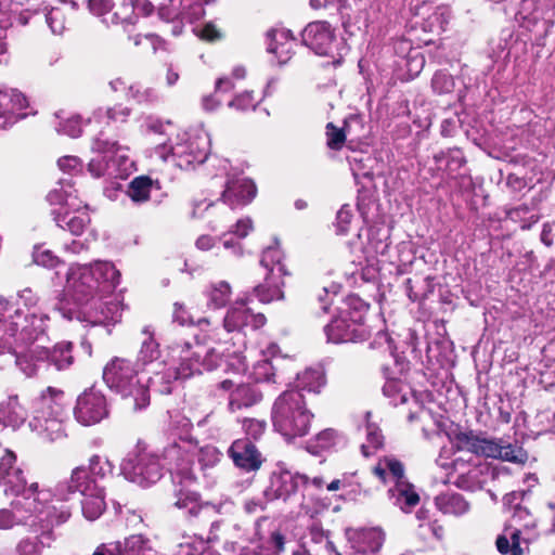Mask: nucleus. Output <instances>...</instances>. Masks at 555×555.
Instances as JSON below:
<instances>
[{"label":"nucleus","instance_id":"f257e3e1","mask_svg":"<svg viewBox=\"0 0 555 555\" xmlns=\"http://www.w3.org/2000/svg\"><path fill=\"white\" fill-rule=\"evenodd\" d=\"M312 418L313 414L307 408L305 395L299 390H286L274 401L272 423L275 430L286 439L306 436Z\"/></svg>","mask_w":555,"mask_h":555},{"label":"nucleus","instance_id":"f03ea898","mask_svg":"<svg viewBox=\"0 0 555 555\" xmlns=\"http://www.w3.org/2000/svg\"><path fill=\"white\" fill-rule=\"evenodd\" d=\"M140 366L137 362L120 357L107 363L103 372V378L111 388L126 399L132 400L134 411L145 409L151 400L149 388L138 378Z\"/></svg>","mask_w":555,"mask_h":555},{"label":"nucleus","instance_id":"7ed1b4c3","mask_svg":"<svg viewBox=\"0 0 555 555\" xmlns=\"http://www.w3.org/2000/svg\"><path fill=\"white\" fill-rule=\"evenodd\" d=\"M0 321L5 325V333L14 338L16 350L36 346L35 343L42 334L37 324L40 322L34 314L28 315L8 299L0 297Z\"/></svg>","mask_w":555,"mask_h":555},{"label":"nucleus","instance_id":"20e7f679","mask_svg":"<svg viewBox=\"0 0 555 555\" xmlns=\"http://www.w3.org/2000/svg\"><path fill=\"white\" fill-rule=\"evenodd\" d=\"M131 115V108L117 103L107 107L104 112L98 113V118L104 125L103 129L94 139L93 149L100 153H113L119 149V138L124 133V125H126Z\"/></svg>","mask_w":555,"mask_h":555},{"label":"nucleus","instance_id":"39448f33","mask_svg":"<svg viewBox=\"0 0 555 555\" xmlns=\"http://www.w3.org/2000/svg\"><path fill=\"white\" fill-rule=\"evenodd\" d=\"M0 485L4 486L7 495H21L38 493V483L33 482L27 487V480L23 469L17 465V456L10 449H3L0 455Z\"/></svg>","mask_w":555,"mask_h":555},{"label":"nucleus","instance_id":"423d86ee","mask_svg":"<svg viewBox=\"0 0 555 555\" xmlns=\"http://www.w3.org/2000/svg\"><path fill=\"white\" fill-rule=\"evenodd\" d=\"M248 304V299H238L227 310L223 318L225 337H230L229 335L233 332H243L245 328L256 331L266 324V315L255 312Z\"/></svg>","mask_w":555,"mask_h":555},{"label":"nucleus","instance_id":"0eeeda50","mask_svg":"<svg viewBox=\"0 0 555 555\" xmlns=\"http://www.w3.org/2000/svg\"><path fill=\"white\" fill-rule=\"evenodd\" d=\"M74 415L83 426L100 423L108 415L107 401L103 392L95 387L86 389L77 398Z\"/></svg>","mask_w":555,"mask_h":555},{"label":"nucleus","instance_id":"6e6552de","mask_svg":"<svg viewBox=\"0 0 555 555\" xmlns=\"http://www.w3.org/2000/svg\"><path fill=\"white\" fill-rule=\"evenodd\" d=\"M309 485V477L299 473L289 470L273 472L270 477V485L263 491L267 501L283 500L287 502L295 495L299 487Z\"/></svg>","mask_w":555,"mask_h":555},{"label":"nucleus","instance_id":"1a4fd4ad","mask_svg":"<svg viewBox=\"0 0 555 555\" xmlns=\"http://www.w3.org/2000/svg\"><path fill=\"white\" fill-rule=\"evenodd\" d=\"M457 451H468L479 457L496 460L501 454V438H489L483 433L474 430L460 431L455 435Z\"/></svg>","mask_w":555,"mask_h":555},{"label":"nucleus","instance_id":"9d476101","mask_svg":"<svg viewBox=\"0 0 555 555\" xmlns=\"http://www.w3.org/2000/svg\"><path fill=\"white\" fill-rule=\"evenodd\" d=\"M67 282L73 299L80 306L87 305L96 296L101 297L99 283L93 278L91 267L87 264L70 268Z\"/></svg>","mask_w":555,"mask_h":555},{"label":"nucleus","instance_id":"9b49d317","mask_svg":"<svg viewBox=\"0 0 555 555\" xmlns=\"http://www.w3.org/2000/svg\"><path fill=\"white\" fill-rule=\"evenodd\" d=\"M328 341L334 344L357 343L367 339L370 332L364 324H359L339 312L324 327Z\"/></svg>","mask_w":555,"mask_h":555},{"label":"nucleus","instance_id":"f8f14e48","mask_svg":"<svg viewBox=\"0 0 555 555\" xmlns=\"http://www.w3.org/2000/svg\"><path fill=\"white\" fill-rule=\"evenodd\" d=\"M228 456L235 467L245 473L259 470L266 461L256 443L248 437L235 439L228 449Z\"/></svg>","mask_w":555,"mask_h":555},{"label":"nucleus","instance_id":"ddd939ff","mask_svg":"<svg viewBox=\"0 0 555 555\" xmlns=\"http://www.w3.org/2000/svg\"><path fill=\"white\" fill-rule=\"evenodd\" d=\"M301 38L302 43L315 54L332 55L336 37L330 23L324 21L309 23L305 27Z\"/></svg>","mask_w":555,"mask_h":555},{"label":"nucleus","instance_id":"4468645a","mask_svg":"<svg viewBox=\"0 0 555 555\" xmlns=\"http://www.w3.org/2000/svg\"><path fill=\"white\" fill-rule=\"evenodd\" d=\"M15 363L27 377H36L41 371L49 369V348L30 346L25 349H13Z\"/></svg>","mask_w":555,"mask_h":555},{"label":"nucleus","instance_id":"2eb2a0df","mask_svg":"<svg viewBox=\"0 0 555 555\" xmlns=\"http://www.w3.org/2000/svg\"><path fill=\"white\" fill-rule=\"evenodd\" d=\"M448 320L441 318L434 321L436 334L439 336L429 343L427 348L428 358L435 359L446 373V378L451 374V339L447 331Z\"/></svg>","mask_w":555,"mask_h":555},{"label":"nucleus","instance_id":"dca6fc26","mask_svg":"<svg viewBox=\"0 0 555 555\" xmlns=\"http://www.w3.org/2000/svg\"><path fill=\"white\" fill-rule=\"evenodd\" d=\"M257 195L255 182L246 177L228 180L221 193V199L232 209L243 207L253 202Z\"/></svg>","mask_w":555,"mask_h":555},{"label":"nucleus","instance_id":"f3484780","mask_svg":"<svg viewBox=\"0 0 555 555\" xmlns=\"http://www.w3.org/2000/svg\"><path fill=\"white\" fill-rule=\"evenodd\" d=\"M209 337L216 343V347H211L206 351L202 359L203 370L211 372L220 369L228 359L236 351L233 350L234 343L232 337H220L218 328H215Z\"/></svg>","mask_w":555,"mask_h":555},{"label":"nucleus","instance_id":"a211bd4d","mask_svg":"<svg viewBox=\"0 0 555 555\" xmlns=\"http://www.w3.org/2000/svg\"><path fill=\"white\" fill-rule=\"evenodd\" d=\"M173 351L179 352V365L176 367L177 379H188L195 374H202L203 364L201 352L193 350L190 343L176 344Z\"/></svg>","mask_w":555,"mask_h":555},{"label":"nucleus","instance_id":"6ab92c4d","mask_svg":"<svg viewBox=\"0 0 555 555\" xmlns=\"http://www.w3.org/2000/svg\"><path fill=\"white\" fill-rule=\"evenodd\" d=\"M164 469L159 455L142 454L133 467L134 480L142 487H149L163 477Z\"/></svg>","mask_w":555,"mask_h":555},{"label":"nucleus","instance_id":"aec40b11","mask_svg":"<svg viewBox=\"0 0 555 555\" xmlns=\"http://www.w3.org/2000/svg\"><path fill=\"white\" fill-rule=\"evenodd\" d=\"M88 267H91L93 278H95L99 283L101 297L111 294L118 286L120 272L116 269L114 263L108 261H95Z\"/></svg>","mask_w":555,"mask_h":555},{"label":"nucleus","instance_id":"412c9836","mask_svg":"<svg viewBox=\"0 0 555 555\" xmlns=\"http://www.w3.org/2000/svg\"><path fill=\"white\" fill-rule=\"evenodd\" d=\"M262 393L250 384L237 385L229 396L228 410L235 413L242 409L250 408L261 401Z\"/></svg>","mask_w":555,"mask_h":555},{"label":"nucleus","instance_id":"4be33fe9","mask_svg":"<svg viewBox=\"0 0 555 555\" xmlns=\"http://www.w3.org/2000/svg\"><path fill=\"white\" fill-rule=\"evenodd\" d=\"M393 503L404 513H411L420 504L421 498L415 486L410 481L395 482V486L388 491Z\"/></svg>","mask_w":555,"mask_h":555},{"label":"nucleus","instance_id":"5701e85b","mask_svg":"<svg viewBox=\"0 0 555 555\" xmlns=\"http://www.w3.org/2000/svg\"><path fill=\"white\" fill-rule=\"evenodd\" d=\"M260 264L267 270V273L272 276H287L291 272L285 263V256L280 246L267 247L260 258Z\"/></svg>","mask_w":555,"mask_h":555},{"label":"nucleus","instance_id":"b1692460","mask_svg":"<svg viewBox=\"0 0 555 555\" xmlns=\"http://www.w3.org/2000/svg\"><path fill=\"white\" fill-rule=\"evenodd\" d=\"M159 180H153L150 176L134 177L128 184L127 195L137 204L145 203L150 199L152 190H160Z\"/></svg>","mask_w":555,"mask_h":555},{"label":"nucleus","instance_id":"393cba45","mask_svg":"<svg viewBox=\"0 0 555 555\" xmlns=\"http://www.w3.org/2000/svg\"><path fill=\"white\" fill-rule=\"evenodd\" d=\"M173 505L179 509H185L186 517L201 514L203 518H205L204 520H207L209 513L211 512V504L201 503L199 495L191 491L180 490Z\"/></svg>","mask_w":555,"mask_h":555},{"label":"nucleus","instance_id":"a878e982","mask_svg":"<svg viewBox=\"0 0 555 555\" xmlns=\"http://www.w3.org/2000/svg\"><path fill=\"white\" fill-rule=\"evenodd\" d=\"M327 378L323 369H307L298 375L297 389L313 395H320L326 387Z\"/></svg>","mask_w":555,"mask_h":555},{"label":"nucleus","instance_id":"bb28decb","mask_svg":"<svg viewBox=\"0 0 555 555\" xmlns=\"http://www.w3.org/2000/svg\"><path fill=\"white\" fill-rule=\"evenodd\" d=\"M283 278L272 276V274L267 273L263 283L254 288L257 298L263 304L283 299V287L285 285Z\"/></svg>","mask_w":555,"mask_h":555},{"label":"nucleus","instance_id":"cd10ccee","mask_svg":"<svg viewBox=\"0 0 555 555\" xmlns=\"http://www.w3.org/2000/svg\"><path fill=\"white\" fill-rule=\"evenodd\" d=\"M100 483H96V479L92 478L88 469L83 466L76 467L70 475L68 481L69 492L86 493H99V489L102 488Z\"/></svg>","mask_w":555,"mask_h":555},{"label":"nucleus","instance_id":"c85d7f7f","mask_svg":"<svg viewBox=\"0 0 555 555\" xmlns=\"http://www.w3.org/2000/svg\"><path fill=\"white\" fill-rule=\"evenodd\" d=\"M141 537L132 535L126 539L124 543L117 542L113 546L101 544L92 555H141Z\"/></svg>","mask_w":555,"mask_h":555},{"label":"nucleus","instance_id":"c756f323","mask_svg":"<svg viewBox=\"0 0 555 555\" xmlns=\"http://www.w3.org/2000/svg\"><path fill=\"white\" fill-rule=\"evenodd\" d=\"M54 219L60 228L68 230L74 235H81L91 221L87 211L57 214Z\"/></svg>","mask_w":555,"mask_h":555},{"label":"nucleus","instance_id":"7c9ffc66","mask_svg":"<svg viewBox=\"0 0 555 555\" xmlns=\"http://www.w3.org/2000/svg\"><path fill=\"white\" fill-rule=\"evenodd\" d=\"M111 14L105 17V23L112 25L133 24L134 4L132 0H112Z\"/></svg>","mask_w":555,"mask_h":555},{"label":"nucleus","instance_id":"2f4dec72","mask_svg":"<svg viewBox=\"0 0 555 555\" xmlns=\"http://www.w3.org/2000/svg\"><path fill=\"white\" fill-rule=\"evenodd\" d=\"M509 530L511 528L506 527L504 533L498 535L495 541L498 551L503 555H524V550L520 546L521 531L517 528L508 532Z\"/></svg>","mask_w":555,"mask_h":555},{"label":"nucleus","instance_id":"473e14b6","mask_svg":"<svg viewBox=\"0 0 555 555\" xmlns=\"http://www.w3.org/2000/svg\"><path fill=\"white\" fill-rule=\"evenodd\" d=\"M404 285L406 295L413 302H422L433 292V285L428 276L424 278L415 274L413 278H408Z\"/></svg>","mask_w":555,"mask_h":555},{"label":"nucleus","instance_id":"72a5a7b5","mask_svg":"<svg viewBox=\"0 0 555 555\" xmlns=\"http://www.w3.org/2000/svg\"><path fill=\"white\" fill-rule=\"evenodd\" d=\"M82 495L81 509L83 516L89 520L99 518L106 507L104 487L99 489V493L89 492Z\"/></svg>","mask_w":555,"mask_h":555},{"label":"nucleus","instance_id":"f704fd0d","mask_svg":"<svg viewBox=\"0 0 555 555\" xmlns=\"http://www.w3.org/2000/svg\"><path fill=\"white\" fill-rule=\"evenodd\" d=\"M49 366L54 365L59 371L68 369L74 363L73 344L70 341L57 343L49 349Z\"/></svg>","mask_w":555,"mask_h":555},{"label":"nucleus","instance_id":"c9c22d12","mask_svg":"<svg viewBox=\"0 0 555 555\" xmlns=\"http://www.w3.org/2000/svg\"><path fill=\"white\" fill-rule=\"evenodd\" d=\"M262 92H256L254 90H245L237 93L229 103L230 108H234L240 113L254 112L263 101Z\"/></svg>","mask_w":555,"mask_h":555},{"label":"nucleus","instance_id":"e433bc0d","mask_svg":"<svg viewBox=\"0 0 555 555\" xmlns=\"http://www.w3.org/2000/svg\"><path fill=\"white\" fill-rule=\"evenodd\" d=\"M40 401L42 405L51 409L55 416H59L67 405L65 391L53 386H49L41 391Z\"/></svg>","mask_w":555,"mask_h":555},{"label":"nucleus","instance_id":"4c0bfd02","mask_svg":"<svg viewBox=\"0 0 555 555\" xmlns=\"http://www.w3.org/2000/svg\"><path fill=\"white\" fill-rule=\"evenodd\" d=\"M347 309L340 310L343 314H348V318L359 324H364L370 305L365 302L358 295H349L346 299Z\"/></svg>","mask_w":555,"mask_h":555},{"label":"nucleus","instance_id":"58836bf2","mask_svg":"<svg viewBox=\"0 0 555 555\" xmlns=\"http://www.w3.org/2000/svg\"><path fill=\"white\" fill-rule=\"evenodd\" d=\"M255 376L257 382H267L282 384L285 382L283 372L270 360H263L255 366Z\"/></svg>","mask_w":555,"mask_h":555},{"label":"nucleus","instance_id":"ea45409f","mask_svg":"<svg viewBox=\"0 0 555 555\" xmlns=\"http://www.w3.org/2000/svg\"><path fill=\"white\" fill-rule=\"evenodd\" d=\"M162 465L167 470L178 469L182 465L183 449L177 442L169 443L159 455Z\"/></svg>","mask_w":555,"mask_h":555},{"label":"nucleus","instance_id":"a19ab883","mask_svg":"<svg viewBox=\"0 0 555 555\" xmlns=\"http://www.w3.org/2000/svg\"><path fill=\"white\" fill-rule=\"evenodd\" d=\"M529 454L521 446H515L512 443L504 444L501 442V454L496 460L503 462H509L513 464L525 465L528 462Z\"/></svg>","mask_w":555,"mask_h":555},{"label":"nucleus","instance_id":"79ce46f5","mask_svg":"<svg viewBox=\"0 0 555 555\" xmlns=\"http://www.w3.org/2000/svg\"><path fill=\"white\" fill-rule=\"evenodd\" d=\"M278 35L282 39H287L288 31L282 30V31L278 33L274 29L269 30L267 33V37L270 40L269 43H268V51L270 53L275 54L276 57L280 59V62L285 63V62H287L291 59V56L288 55L289 48H286L287 42H285V43H279L278 42V40H276V36Z\"/></svg>","mask_w":555,"mask_h":555},{"label":"nucleus","instance_id":"37998d69","mask_svg":"<svg viewBox=\"0 0 555 555\" xmlns=\"http://www.w3.org/2000/svg\"><path fill=\"white\" fill-rule=\"evenodd\" d=\"M172 319L175 322L179 323L182 326H191V325H197L203 326L207 325L209 326L211 324L210 320L207 318L198 319L197 321H194L193 317L186 309V307L183 304L175 302L173 304V312H172Z\"/></svg>","mask_w":555,"mask_h":555},{"label":"nucleus","instance_id":"c03bdc74","mask_svg":"<svg viewBox=\"0 0 555 555\" xmlns=\"http://www.w3.org/2000/svg\"><path fill=\"white\" fill-rule=\"evenodd\" d=\"M361 540L366 551L377 553L385 542V532L380 528L364 529L361 533Z\"/></svg>","mask_w":555,"mask_h":555},{"label":"nucleus","instance_id":"a18cd8bd","mask_svg":"<svg viewBox=\"0 0 555 555\" xmlns=\"http://www.w3.org/2000/svg\"><path fill=\"white\" fill-rule=\"evenodd\" d=\"M326 145L332 151H340L346 142V131L338 128L334 122H327L325 126Z\"/></svg>","mask_w":555,"mask_h":555},{"label":"nucleus","instance_id":"49530a36","mask_svg":"<svg viewBox=\"0 0 555 555\" xmlns=\"http://www.w3.org/2000/svg\"><path fill=\"white\" fill-rule=\"evenodd\" d=\"M231 297V286L227 282H219L215 284L209 293L210 302L216 308L224 307Z\"/></svg>","mask_w":555,"mask_h":555},{"label":"nucleus","instance_id":"de8ad7c7","mask_svg":"<svg viewBox=\"0 0 555 555\" xmlns=\"http://www.w3.org/2000/svg\"><path fill=\"white\" fill-rule=\"evenodd\" d=\"M46 21L53 34L61 35L66 28V15L61 8H51L46 14Z\"/></svg>","mask_w":555,"mask_h":555},{"label":"nucleus","instance_id":"09e8293b","mask_svg":"<svg viewBox=\"0 0 555 555\" xmlns=\"http://www.w3.org/2000/svg\"><path fill=\"white\" fill-rule=\"evenodd\" d=\"M34 261L38 266L48 268V269H55L60 264L63 263V261L54 255L53 251L50 249H41L37 248L34 253Z\"/></svg>","mask_w":555,"mask_h":555},{"label":"nucleus","instance_id":"8fccbe9b","mask_svg":"<svg viewBox=\"0 0 555 555\" xmlns=\"http://www.w3.org/2000/svg\"><path fill=\"white\" fill-rule=\"evenodd\" d=\"M245 437L250 438L255 443L266 431V422L257 418H245L243 421Z\"/></svg>","mask_w":555,"mask_h":555},{"label":"nucleus","instance_id":"3c124183","mask_svg":"<svg viewBox=\"0 0 555 555\" xmlns=\"http://www.w3.org/2000/svg\"><path fill=\"white\" fill-rule=\"evenodd\" d=\"M133 42L135 46H144L145 48H150L151 52L154 54L159 49H165V40L155 34H146V35H137L133 37Z\"/></svg>","mask_w":555,"mask_h":555},{"label":"nucleus","instance_id":"603ef678","mask_svg":"<svg viewBox=\"0 0 555 555\" xmlns=\"http://www.w3.org/2000/svg\"><path fill=\"white\" fill-rule=\"evenodd\" d=\"M340 438L339 433L333 428H326L315 436L317 446L326 450L335 447Z\"/></svg>","mask_w":555,"mask_h":555},{"label":"nucleus","instance_id":"864d4df0","mask_svg":"<svg viewBox=\"0 0 555 555\" xmlns=\"http://www.w3.org/2000/svg\"><path fill=\"white\" fill-rule=\"evenodd\" d=\"M383 463L386 468L389 470L391 476L396 479V482L405 481L404 478V465L401 461L396 457L385 456L383 459Z\"/></svg>","mask_w":555,"mask_h":555},{"label":"nucleus","instance_id":"5fc2aeb1","mask_svg":"<svg viewBox=\"0 0 555 555\" xmlns=\"http://www.w3.org/2000/svg\"><path fill=\"white\" fill-rule=\"evenodd\" d=\"M113 2L112 0H89L88 8L91 13L103 18L111 14Z\"/></svg>","mask_w":555,"mask_h":555},{"label":"nucleus","instance_id":"6e6d98bb","mask_svg":"<svg viewBox=\"0 0 555 555\" xmlns=\"http://www.w3.org/2000/svg\"><path fill=\"white\" fill-rule=\"evenodd\" d=\"M197 36L203 41H206V42H209V43L219 41L222 38L221 31L212 23H206L201 28V30L198 31Z\"/></svg>","mask_w":555,"mask_h":555},{"label":"nucleus","instance_id":"4d7b16f0","mask_svg":"<svg viewBox=\"0 0 555 555\" xmlns=\"http://www.w3.org/2000/svg\"><path fill=\"white\" fill-rule=\"evenodd\" d=\"M57 165L62 171L74 173L81 169L82 162L77 156H63L59 158Z\"/></svg>","mask_w":555,"mask_h":555},{"label":"nucleus","instance_id":"13d9d810","mask_svg":"<svg viewBox=\"0 0 555 555\" xmlns=\"http://www.w3.org/2000/svg\"><path fill=\"white\" fill-rule=\"evenodd\" d=\"M433 89L439 93H448L450 91L449 75L444 72H437L431 79Z\"/></svg>","mask_w":555,"mask_h":555},{"label":"nucleus","instance_id":"bf43d9fd","mask_svg":"<svg viewBox=\"0 0 555 555\" xmlns=\"http://www.w3.org/2000/svg\"><path fill=\"white\" fill-rule=\"evenodd\" d=\"M90 476L96 479V483L106 476V469L101 464V457L93 455L89 460V467L87 468Z\"/></svg>","mask_w":555,"mask_h":555},{"label":"nucleus","instance_id":"052dcab7","mask_svg":"<svg viewBox=\"0 0 555 555\" xmlns=\"http://www.w3.org/2000/svg\"><path fill=\"white\" fill-rule=\"evenodd\" d=\"M18 555H40L41 548L37 541L22 540L17 545Z\"/></svg>","mask_w":555,"mask_h":555},{"label":"nucleus","instance_id":"680f3d73","mask_svg":"<svg viewBox=\"0 0 555 555\" xmlns=\"http://www.w3.org/2000/svg\"><path fill=\"white\" fill-rule=\"evenodd\" d=\"M107 165L103 158H92L88 163V171L93 178H101L105 175Z\"/></svg>","mask_w":555,"mask_h":555},{"label":"nucleus","instance_id":"e2e57ef3","mask_svg":"<svg viewBox=\"0 0 555 555\" xmlns=\"http://www.w3.org/2000/svg\"><path fill=\"white\" fill-rule=\"evenodd\" d=\"M141 353L144 354V362H151L156 359L159 354L158 346L153 340L144 343L141 349Z\"/></svg>","mask_w":555,"mask_h":555},{"label":"nucleus","instance_id":"0e129e2a","mask_svg":"<svg viewBox=\"0 0 555 555\" xmlns=\"http://www.w3.org/2000/svg\"><path fill=\"white\" fill-rule=\"evenodd\" d=\"M215 516H216V511H215V507L211 505V512L209 513L207 520H204L205 518H203V516L201 514H198L196 516H188L186 518L192 526L202 528V527H206L208 525H212Z\"/></svg>","mask_w":555,"mask_h":555},{"label":"nucleus","instance_id":"69168bd1","mask_svg":"<svg viewBox=\"0 0 555 555\" xmlns=\"http://www.w3.org/2000/svg\"><path fill=\"white\" fill-rule=\"evenodd\" d=\"M253 229V222L249 218L238 220L234 225V233L238 237H246Z\"/></svg>","mask_w":555,"mask_h":555},{"label":"nucleus","instance_id":"338daca9","mask_svg":"<svg viewBox=\"0 0 555 555\" xmlns=\"http://www.w3.org/2000/svg\"><path fill=\"white\" fill-rule=\"evenodd\" d=\"M469 508L468 502L460 494L453 493V515H462Z\"/></svg>","mask_w":555,"mask_h":555},{"label":"nucleus","instance_id":"774afa93","mask_svg":"<svg viewBox=\"0 0 555 555\" xmlns=\"http://www.w3.org/2000/svg\"><path fill=\"white\" fill-rule=\"evenodd\" d=\"M450 459H451V449L443 446L440 450L438 459L436 460V463L441 468L448 470L451 467Z\"/></svg>","mask_w":555,"mask_h":555}]
</instances>
